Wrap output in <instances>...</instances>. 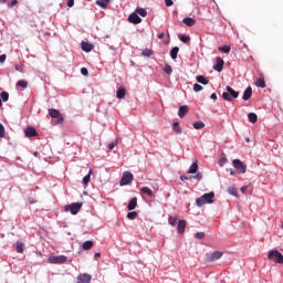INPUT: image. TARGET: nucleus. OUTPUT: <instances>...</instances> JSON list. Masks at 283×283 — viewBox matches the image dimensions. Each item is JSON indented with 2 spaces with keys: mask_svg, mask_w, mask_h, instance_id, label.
<instances>
[{
  "mask_svg": "<svg viewBox=\"0 0 283 283\" xmlns=\"http://www.w3.org/2000/svg\"><path fill=\"white\" fill-rule=\"evenodd\" d=\"M185 229H187V221L179 220L177 231L178 233H185Z\"/></svg>",
  "mask_w": 283,
  "mask_h": 283,
  "instance_id": "obj_19",
  "label": "nucleus"
},
{
  "mask_svg": "<svg viewBox=\"0 0 283 283\" xmlns=\"http://www.w3.org/2000/svg\"><path fill=\"white\" fill-rule=\"evenodd\" d=\"M6 54L0 55V63H6Z\"/></svg>",
  "mask_w": 283,
  "mask_h": 283,
  "instance_id": "obj_54",
  "label": "nucleus"
},
{
  "mask_svg": "<svg viewBox=\"0 0 283 283\" xmlns=\"http://www.w3.org/2000/svg\"><path fill=\"white\" fill-rule=\"evenodd\" d=\"M116 145H117L116 142H112V143L108 145L109 151H112V149H114V147H116Z\"/></svg>",
  "mask_w": 283,
  "mask_h": 283,
  "instance_id": "obj_52",
  "label": "nucleus"
},
{
  "mask_svg": "<svg viewBox=\"0 0 283 283\" xmlns=\"http://www.w3.org/2000/svg\"><path fill=\"white\" fill-rule=\"evenodd\" d=\"M227 92L222 93V98L223 101H233V98H238V96H240V92L233 90L231 86H227L226 87Z\"/></svg>",
  "mask_w": 283,
  "mask_h": 283,
  "instance_id": "obj_2",
  "label": "nucleus"
},
{
  "mask_svg": "<svg viewBox=\"0 0 283 283\" xmlns=\"http://www.w3.org/2000/svg\"><path fill=\"white\" fill-rule=\"evenodd\" d=\"M180 180H181V181L191 180V178H190V177H187V176H180Z\"/></svg>",
  "mask_w": 283,
  "mask_h": 283,
  "instance_id": "obj_56",
  "label": "nucleus"
},
{
  "mask_svg": "<svg viewBox=\"0 0 283 283\" xmlns=\"http://www.w3.org/2000/svg\"><path fill=\"white\" fill-rule=\"evenodd\" d=\"M230 174H231V176H233V170H231V172H230Z\"/></svg>",
  "mask_w": 283,
  "mask_h": 283,
  "instance_id": "obj_62",
  "label": "nucleus"
},
{
  "mask_svg": "<svg viewBox=\"0 0 283 283\" xmlns=\"http://www.w3.org/2000/svg\"><path fill=\"white\" fill-rule=\"evenodd\" d=\"M165 3L167 6V8H171V6H174V1L172 0H165Z\"/></svg>",
  "mask_w": 283,
  "mask_h": 283,
  "instance_id": "obj_51",
  "label": "nucleus"
},
{
  "mask_svg": "<svg viewBox=\"0 0 283 283\" xmlns=\"http://www.w3.org/2000/svg\"><path fill=\"white\" fill-rule=\"evenodd\" d=\"M142 55L143 56H154V51H151L150 49H144L142 51Z\"/></svg>",
  "mask_w": 283,
  "mask_h": 283,
  "instance_id": "obj_33",
  "label": "nucleus"
},
{
  "mask_svg": "<svg viewBox=\"0 0 283 283\" xmlns=\"http://www.w3.org/2000/svg\"><path fill=\"white\" fill-rule=\"evenodd\" d=\"M136 207H138V198L134 197L130 199L127 209L128 211H134V209H136Z\"/></svg>",
  "mask_w": 283,
  "mask_h": 283,
  "instance_id": "obj_15",
  "label": "nucleus"
},
{
  "mask_svg": "<svg viewBox=\"0 0 283 283\" xmlns=\"http://www.w3.org/2000/svg\"><path fill=\"white\" fill-rule=\"evenodd\" d=\"M202 90H203L202 85H200V84L193 85V92H202Z\"/></svg>",
  "mask_w": 283,
  "mask_h": 283,
  "instance_id": "obj_44",
  "label": "nucleus"
},
{
  "mask_svg": "<svg viewBox=\"0 0 283 283\" xmlns=\"http://www.w3.org/2000/svg\"><path fill=\"white\" fill-rule=\"evenodd\" d=\"M83 208V202H73L71 205L65 206L64 211H70L72 216H76L78 211Z\"/></svg>",
  "mask_w": 283,
  "mask_h": 283,
  "instance_id": "obj_4",
  "label": "nucleus"
},
{
  "mask_svg": "<svg viewBox=\"0 0 283 283\" xmlns=\"http://www.w3.org/2000/svg\"><path fill=\"white\" fill-rule=\"evenodd\" d=\"M222 258V252L220 251H214L209 255L210 262H216V260H220Z\"/></svg>",
  "mask_w": 283,
  "mask_h": 283,
  "instance_id": "obj_18",
  "label": "nucleus"
},
{
  "mask_svg": "<svg viewBox=\"0 0 283 283\" xmlns=\"http://www.w3.org/2000/svg\"><path fill=\"white\" fill-rule=\"evenodd\" d=\"M0 138H6V128L0 124Z\"/></svg>",
  "mask_w": 283,
  "mask_h": 283,
  "instance_id": "obj_43",
  "label": "nucleus"
},
{
  "mask_svg": "<svg viewBox=\"0 0 283 283\" xmlns=\"http://www.w3.org/2000/svg\"><path fill=\"white\" fill-rule=\"evenodd\" d=\"M182 23H185V25L188 28H192V25H196V20L193 18H185Z\"/></svg>",
  "mask_w": 283,
  "mask_h": 283,
  "instance_id": "obj_21",
  "label": "nucleus"
},
{
  "mask_svg": "<svg viewBox=\"0 0 283 283\" xmlns=\"http://www.w3.org/2000/svg\"><path fill=\"white\" fill-rule=\"evenodd\" d=\"M142 193H145L146 196H154V191H151L149 187H143Z\"/></svg>",
  "mask_w": 283,
  "mask_h": 283,
  "instance_id": "obj_39",
  "label": "nucleus"
},
{
  "mask_svg": "<svg viewBox=\"0 0 283 283\" xmlns=\"http://www.w3.org/2000/svg\"><path fill=\"white\" fill-rule=\"evenodd\" d=\"M77 283H91L92 282V275L84 273L80 274L77 277Z\"/></svg>",
  "mask_w": 283,
  "mask_h": 283,
  "instance_id": "obj_10",
  "label": "nucleus"
},
{
  "mask_svg": "<svg viewBox=\"0 0 283 283\" xmlns=\"http://www.w3.org/2000/svg\"><path fill=\"white\" fill-rule=\"evenodd\" d=\"M15 249H17V253H22L23 249H25V244L21 242H17Z\"/></svg>",
  "mask_w": 283,
  "mask_h": 283,
  "instance_id": "obj_36",
  "label": "nucleus"
},
{
  "mask_svg": "<svg viewBox=\"0 0 283 283\" xmlns=\"http://www.w3.org/2000/svg\"><path fill=\"white\" fill-rule=\"evenodd\" d=\"M1 105H3V103H2L1 99H0V107H1Z\"/></svg>",
  "mask_w": 283,
  "mask_h": 283,
  "instance_id": "obj_61",
  "label": "nucleus"
},
{
  "mask_svg": "<svg viewBox=\"0 0 283 283\" xmlns=\"http://www.w3.org/2000/svg\"><path fill=\"white\" fill-rule=\"evenodd\" d=\"M248 118L250 123H253V124L258 123V115L255 113H249Z\"/></svg>",
  "mask_w": 283,
  "mask_h": 283,
  "instance_id": "obj_28",
  "label": "nucleus"
},
{
  "mask_svg": "<svg viewBox=\"0 0 283 283\" xmlns=\"http://www.w3.org/2000/svg\"><path fill=\"white\" fill-rule=\"evenodd\" d=\"M92 174H94V170H92V168L88 170V174L82 179V182L84 185V187H87V185H90V180L92 178Z\"/></svg>",
  "mask_w": 283,
  "mask_h": 283,
  "instance_id": "obj_20",
  "label": "nucleus"
},
{
  "mask_svg": "<svg viewBox=\"0 0 283 283\" xmlns=\"http://www.w3.org/2000/svg\"><path fill=\"white\" fill-rule=\"evenodd\" d=\"M164 72H165V74H168V76H169L171 74V72H174V70L171 69V65L166 64L164 66Z\"/></svg>",
  "mask_w": 283,
  "mask_h": 283,
  "instance_id": "obj_41",
  "label": "nucleus"
},
{
  "mask_svg": "<svg viewBox=\"0 0 283 283\" xmlns=\"http://www.w3.org/2000/svg\"><path fill=\"white\" fill-rule=\"evenodd\" d=\"M157 36L158 39H165V33H159Z\"/></svg>",
  "mask_w": 283,
  "mask_h": 283,
  "instance_id": "obj_57",
  "label": "nucleus"
},
{
  "mask_svg": "<svg viewBox=\"0 0 283 283\" xmlns=\"http://www.w3.org/2000/svg\"><path fill=\"white\" fill-rule=\"evenodd\" d=\"M168 222L171 227H176L177 222H178V217H169L168 218Z\"/></svg>",
  "mask_w": 283,
  "mask_h": 283,
  "instance_id": "obj_35",
  "label": "nucleus"
},
{
  "mask_svg": "<svg viewBox=\"0 0 283 283\" xmlns=\"http://www.w3.org/2000/svg\"><path fill=\"white\" fill-rule=\"evenodd\" d=\"M192 127H193L195 129H205V122H195V123L192 124Z\"/></svg>",
  "mask_w": 283,
  "mask_h": 283,
  "instance_id": "obj_30",
  "label": "nucleus"
},
{
  "mask_svg": "<svg viewBox=\"0 0 283 283\" xmlns=\"http://www.w3.org/2000/svg\"><path fill=\"white\" fill-rule=\"evenodd\" d=\"M172 132H175V134H178V135L182 134V128L180 127V123L175 122L172 124Z\"/></svg>",
  "mask_w": 283,
  "mask_h": 283,
  "instance_id": "obj_22",
  "label": "nucleus"
},
{
  "mask_svg": "<svg viewBox=\"0 0 283 283\" xmlns=\"http://www.w3.org/2000/svg\"><path fill=\"white\" fill-rule=\"evenodd\" d=\"M228 193H230V196H238V189L234 186H231L228 188Z\"/></svg>",
  "mask_w": 283,
  "mask_h": 283,
  "instance_id": "obj_38",
  "label": "nucleus"
},
{
  "mask_svg": "<svg viewBox=\"0 0 283 283\" xmlns=\"http://www.w3.org/2000/svg\"><path fill=\"white\" fill-rule=\"evenodd\" d=\"M134 181V175L129 171H125L119 181V187H125Z\"/></svg>",
  "mask_w": 283,
  "mask_h": 283,
  "instance_id": "obj_6",
  "label": "nucleus"
},
{
  "mask_svg": "<svg viewBox=\"0 0 283 283\" xmlns=\"http://www.w3.org/2000/svg\"><path fill=\"white\" fill-rule=\"evenodd\" d=\"M17 87H22V90H25V87H28V82L25 80H20L17 82Z\"/></svg>",
  "mask_w": 283,
  "mask_h": 283,
  "instance_id": "obj_32",
  "label": "nucleus"
},
{
  "mask_svg": "<svg viewBox=\"0 0 283 283\" xmlns=\"http://www.w3.org/2000/svg\"><path fill=\"white\" fill-rule=\"evenodd\" d=\"M256 87H262V90H264V87H266V82H264L263 77H260L256 81Z\"/></svg>",
  "mask_w": 283,
  "mask_h": 283,
  "instance_id": "obj_31",
  "label": "nucleus"
},
{
  "mask_svg": "<svg viewBox=\"0 0 283 283\" xmlns=\"http://www.w3.org/2000/svg\"><path fill=\"white\" fill-rule=\"evenodd\" d=\"M241 191H242V193H244V191H247V186H243V187L241 188Z\"/></svg>",
  "mask_w": 283,
  "mask_h": 283,
  "instance_id": "obj_59",
  "label": "nucleus"
},
{
  "mask_svg": "<svg viewBox=\"0 0 283 283\" xmlns=\"http://www.w3.org/2000/svg\"><path fill=\"white\" fill-rule=\"evenodd\" d=\"M128 21H129V23H134L135 25H138V23H143V19H140V17H138V13H132L128 17Z\"/></svg>",
  "mask_w": 283,
  "mask_h": 283,
  "instance_id": "obj_11",
  "label": "nucleus"
},
{
  "mask_svg": "<svg viewBox=\"0 0 283 283\" xmlns=\"http://www.w3.org/2000/svg\"><path fill=\"white\" fill-rule=\"evenodd\" d=\"M81 48H82L83 52H92L94 50V44H92L90 42L82 41Z\"/></svg>",
  "mask_w": 283,
  "mask_h": 283,
  "instance_id": "obj_14",
  "label": "nucleus"
},
{
  "mask_svg": "<svg viewBox=\"0 0 283 283\" xmlns=\"http://www.w3.org/2000/svg\"><path fill=\"white\" fill-rule=\"evenodd\" d=\"M126 94H127V88H125V86L118 87V90L116 92L117 98H119V99L125 98Z\"/></svg>",
  "mask_w": 283,
  "mask_h": 283,
  "instance_id": "obj_16",
  "label": "nucleus"
},
{
  "mask_svg": "<svg viewBox=\"0 0 283 283\" xmlns=\"http://www.w3.org/2000/svg\"><path fill=\"white\" fill-rule=\"evenodd\" d=\"M198 172V161H195L191 166H190V168H189V170H188V174H197Z\"/></svg>",
  "mask_w": 283,
  "mask_h": 283,
  "instance_id": "obj_27",
  "label": "nucleus"
},
{
  "mask_svg": "<svg viewBox=\"0 0 283 283\" xmlns=\"http://www.w3.org/2000/svg\"><path fill=\"white\" fill-rule=\"evenodd\" d=\"M219 52H223V54H229L231 52V46L230 45L219 46Z\"/></svg>",
  "mask_w": 283,
  "mask_h": 283,
  "instance_id": "obj_29",
  "label": "nucleus"
},
{
  "mask_svg": "<svg viewBox=\"0 0 283 283\" xmlns=\"http://www.w3.org/2000/svg\"><path fill=\"white\" fill-rule=\"evenodd\" d=\"M223 67L224 60H222V57H217L216 63L213 64V70H216V72H222Z\"/></svg>",
  "mask_w": 283,
  "mask_h": 283,
  "instance_id": "obj_9",
  "label": "nucleus"
},
{
  "mask_svg": "<svg viewBox=\"0 0 283 283\" xmlns=\"http://www.w3.org/2000/svg\"><path fill=\"white\" fill-rule=\"evenodd\" d=\"M210 98H211L212 101H218V95H217L216 93H212V94L210 95Z\"/></svg>",
  "mask_w": 283,
  "mask_h": 283,
  "instance_id": "obj_55",
  "label": "nucleus"
},
{
  "mask_svg": "<svg viewBox=\"0 0 283 283\" xmlns=\"http://www.w3.org/2000/svg\"><path fill=\"white\" fill-rule=\"evenodd\" d=\"M195 238H197V240H202L205 238V232H197Z\"/></svg>",
  "mask_w": 283,
  "mask_h": 283,
  "instance_id": "obj_45",
  "label": "nucleus"
},
{
  "mask_svg": "<svg viewBox=\"0 0 283 283\" xmlns=\"http://www.w3.org/2000/svg\"><path fill=\"white\" fill-rule=\"evenodd\" d=\"M195 180H201L202 179V172H198L192 177Z\"/></svg>",
  "mask_w": 283,
  "mask_h": 283,
  "instance_id": "obj_49",
  "label": "nucleus"
},
{
  "mask_svg": "<svg viewBox=\"0 0 283 283\" xmlns=\"http://www.w3.org/2000/svg\"><path fill=\"white\" fill-rule=\"evenodd\" d=\"M0 98H2L3 103H7L8 98H10V94L3 91L0 93Z\"/></svg>",
  "mask_w": 283,
  "mask_h": 283,
  "instance_id": "obj_34",
  "label": "nucleus"
},
{
  "mask_svg": "<svg viewBox=\"0 0 283 283\" xmlns=\"http://www.w3.org/2000/svg\"><path fill=\"white\" fill-rule=\"evenodd\" d=\"M178 52H180V48L175 46L171 49L170 56L174 61H176V59H178Z\"/></svg>",
  "mask_w": 283,
  "mask_h": 283,
  "instance_id": "obj_23",
  "label": "nucleus"
},
{
  "mask_svg": "<svg viewBox=\"0 0 283 283\" xmlns=\"http://www.w3.org/2000/svg\"><path fill=\"white\" fill-rule=\"evenodd\" d=\"M96 6H98L99 8H103V10H105V8H107V6H109V0H96Z\"/></svg>",
  "mask_w": 283,
  "mask_h": 283,
  "instance_id": "obj_25",
  "label": "nucleus"
},
{
  "mask_svg": "<svg viewBox=\"0 0 283 283\" xmlns=\"http://www.w3.org/2000/svg\"><path fill=\"white\" fill-rule=\"evenodd\" d=\"M197 82H199L201 85H209V80L205 75H198Z\"/></svg>",
  "mask_w": 283,
  "mask_h": 283,
  "instance_id": "obj_24",
  "label": "nucleus"
},
{
  "mask_svg": "<svg viewBox=\"0 0 283 283\" xmlns=\"http://www.w3.org/2000/svg\"><path fill=\"white\" fill-rule=\"evenodd\" d=\"M28 202H29L30 205H35V203H36V199H34V197H29V198H28Z\"/></svg>",
  "mask_w": 283,
  "mask_h": 283,
  "instance_id": "obj_50",
  "label": "nucleus"
},
{
  "mask_svg": "<svg viewBox=\"0 0 283 283\" xmlns=\"http://www.w3.org/2000/svg\"><path fill=\"white\" fill-rule=\"evenodd\" d=\"M136 14H139V17H147V10H145L143 8H137Z\"/></svg>",
  "mask_w": 283,
  "mask_h": 283,
  "instance_id": "obj_37",
  "label": "nucleus"
},
{
  "mask_svg": "<svg viewBox=\"0 0 283 283\" xmlns=\"http://www.w3.org/2000/svg\"><path fill=\"white\" fill-rule=\"evenodd\" d=\"M94 247V242L92 241H85L82 245V249L84 251H90V249H92Z\"/></svg>",
  "mask_w": 283,
  "mask_h": 283,
  "instance_id": "obj_26",
  "label": "nucleus"
},
{
  "mask_svg": "<svg viewBox=\"0 0 283 283\" xmlns=\"http://www.w3.org/2000/svg\"><path fill=\"white\" fill-rule=\"evenodd\" d=\"M50 264H65L67 262V256L65 255H54L49 258Z\"/></svg>",
  "mask_w": 283,
  "mask_h": 283,
  "instance_id": "obj_7",
  "label": "nucleus"
},
{
  "mask_svg": "<svg viewBox=\"0 0 283 283\" xmlns=\"http://www.w3.org/2000/svg\"><path fill=\"white\" fill-rule=\"evenodd\" d=\"M67 7L74 8V0H67Z\"/></svg>",
  "mask_w": 283,
  "mask_h": 283,
  "instance_id": "obj_53",
  "label": "nucleus"
},
{
  "mask_svg": "<svg viewBox=\"0 0 283 283\" xmlns=\"http://www.w3.org/2000/svg\"><path fill=\"white\" fill-rule=\"evenodd\" d=\"M234 169H238L239 174H247V165L240 159H234L232 161Z\"/></svg>",
  "mask_w": 283,
  "mask_h": 283,
  "instance_id": "obj_8",
  "label": "nucleus"
},
{
  "mask_svg": "<svg viewBox=\"0 0 283 283\" xmlns=\"http://www.w3.org/2000/svg\"><path fill=\"white\" fill-rule=\"evenodd\" d=\"M15 70H17V72H22V69L19 65H15Z\"/></svg>",
  "mask_w": 283,
  "mask_h": 283,
  "instance_id": "obj_58",
  "label": "nucleus"
},
{
  "mask_svg": "<svg viewBox=\"0 0 283 283\" xmlns=\"http://www.w3.org/2000/svg\"><path fill=\"white\" fill-rule=\"evenodd\" d=\"M49 115L51 116V118H55V125H62L64 118L63 115L61 114V112H59V109L56 108H50L49 109Z\"/></svg>",
  "mask_w": 283,
  "mask_h": 283,
  "instance_id": "obj_5",
  "label": "nucleus"
},
{
  "mask_svg": "<svg viewBox=\"0 0 283 283\" xmlns=\"http://www.w3.org/2000/svg\"><path fill=\"white\" fill-rule=\"evenodd\" d=\"M18 3H19L18 0H12V1L8 4V7H9V8H14V6H17Z\"/></svg>",
  "mask_w": 283,
  "mask_h": 283,
  "instance_id": "obj_48",
  "label": "nucleus"
},
{
  "mask_svg": "<svg viewBox=\"0 0 283 283\" xmlns=\"http://www.w3.org/2000/svg\"><path fill=\"white\" fill-rule=\"evenodd\" d=\"M24 134H25L27 138H34V136H39V133L36 132V129L34 127L25 128Z\"/></svg>",
  "mask_w": 283,
  "mask_h": 283,
  "instance_id": "obj_12",
  "label": "nucleus"
},
{
  "mask_svg": "<svg viewBox=\"0 0 283 283\" xmlns=\"http://www.w3.org/2000/svg\"><path fill=\"white\" fill-rule=\"evenodd\" d=\"M81 74H82L83 76H88L90 71H87V69H85V67H82V69H81Z\"/></svg>",
  "mask_w": 283,
  "mask_h": 283,
  "instance_id": "obj_47",
  "label": "nucleus"
},
{
  "mask_svg": "<svg viewBox=\"0 0 283 283\" xmlns=\"http://www.w3.org/2000/svg\"><path fill=\"white\" fill-rule=\"evenodd\" d=\"M127 218H128V220H136V218H138V212H136V211L128 212Z\"/></svg>",
  "mask_w": 283,
  "mask_h": 283,
  "instance_id": "obj_40",
  "label": "nucleus"
},
{
  "mask_svg": "<svg viewBox=\"0 0 283 283\" xmlns=\"http://www.w3.org/2000/svg\"><path fill=\"white\" fill-rule=\"evenodd\" d=\"M187 114H189V106L188 105L180 106L179 111H178L179 118H185V116H187Z\"/></svg>",
  "mask_w": 283,
  "mask_h": 283,
  "instance_id": "obj_13",
  "label": "nucleus"
},
{
  "mask_svg": "<svg viewBox=\"0 0 283 283\" xmlns=\"http://www.w3.org/2000/svg\"><path fill=\"white\" fill-rule=\"evenodd\" d=\"M179 39L182 43H189V41H191V36L189 35H180Z\"/></svg>",
  "mask_w": 283,
  "mask_h": 283,
  "instance_id": "obj_42",
  "label": "nucleus"
},
{
  "mask_svg": "<svg viewBox=\"0 0 283 283\" xmlns=\"http://www.w3.org/2000/svg\"><path fill=\"white\" fill-rule=\"evenodd\" d=\"M268 259L273 260L276 264H283V255L277 250H271L268 253Z\"/></svg>",
  "mask_w": 283,
  "mask_h": 283,
  "instance_id": "obj_3",
  "label": "nucleus"
},
{
  "mask_svg": "<svg viewBox=\"0 0 283 283\" xmlns=\"http://www.w3.org/2000/svg\"><path fill=\"white\" fill-rule=\"evenodd\" d=\"M214 192H208L196 199L197 207H205V205H213Z\"/></svg>",
  "mask_w": 283,
  "mask_h": 283,
  "instance_id": "obj_1",
  "label": "nucleus"
},
{
  "mask_svg": "<svg viewBox=\"0 0 283 283\" xmlns=\"http://www.w3.org/2000/svg\"><path fill=\"white\" fill-rule=\"evenodd\" d=\"M251 96H253V88H251V86H249L245 88L242 98L244 101H249L251 98Z\"/></svg>",
  "mask_w": 283,
  "mask_h": 283,
  "instance_id": "obj_17",
  "label": "nucleus"
},
{
  "mask_svg": "<svg viewBox=\"0 0 283 283\" xmlns=\"http://www.w3.org/2000/svg\"><path fill=\"white\" fill-rule=\"evenodd\" d=\"M2 1V3H6V0H1Z\"/></svg>",
  "mask_w": 283,
  "mask_h": 283,
  "instance_id": "obj_63",
  "label": "nucleus"
},
{
  "mask_svg": "<svg viewBox=\"0 0 283 283\" xmlns=\"http://www.w3.org/2000/svg\"><path fill=\"white\" fill-rule=\"evenodd\" d=\"M219 165L220 167H223L224 165H227V157H221L219 160Z\"/></svg>",
  "mask_w": 283,
  "mask_h": 283,
  "instance_id": "obj_46",
  "label": "nucleus"
},
{
  "mask_svg": "<svg viewBox=\"0 0 283 283\" xmlns=\"http://www.w3.org/2000/svg\"><path fill=\"white\" fill-rule=\"evenodd\" d=\"M95 258H101V252H96Z\"/></svg>",
  "mask_w": 283,
  "mask_h": 283,
  "instance_id": "obj_60",
  "label": "nucleus"
}]
</instances>
